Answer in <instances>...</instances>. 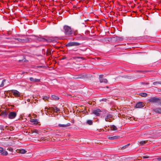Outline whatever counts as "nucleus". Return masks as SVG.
I'll return each instance as SVG.
<instances>
[{"label": "nucleus", "instance_id": "f257e3e1", "mask_svg": "<svg viewBox=\"0 0 161 161\" xmlns=\"http://www.w3.org/2000/svg\"><path fill=\"white\" fill-rule=\"evenodd\" d=\"M63 31L65 34L66 39L68 40L69 37L72 36L73 30L70 26L67 25H64L63 28Z\"/></svg>", "mask_w": 161, "mask_h": 161}, {"label": "nucleus", "instance_id": "f03ea898", "mask_svg": "<svg viewBox=\"0 0 161 161\" xmlns=\"http://www.w3.org/2000/svg\"><path fill=\"white\" fill-rule=\"evenodd\" d=\"M147 101L148 103H158L161 104V98L158 97H152L148 99Z\"/></svg>", "mask_w": 161, "mask_h": 161}, {"label": "nucleus", "instance_id": "7ed1b4c3", "mask_svg": "<svg viewBox=\"0 0 161 161\" xmlns=\"http://www.w3.org/2000/svg\"><path fill=\"white\" fill-rule=\"evenodd\" d=\"M102 112L100 109L96 108L92 110V113L96 116H100Z\"/></svg>", "mask_w": 161, "mask_h": 161}, {"label": "nucleus", "instance_id": "20e7f679", "mask_svg": "<svg viewBox=\"0 0 161 161\" xmlns=\"http://www.w3.org/2000/svg\"><path fill=\"white\" fill-rule=\"evenodd\" d=\"M80 45V43L78 42H70L66 45V46L67 47H70L73 46H79Z\"/></svg>", "mask_w": 161, "mask_h": 161}, {"label": "nucleus", "instance_id": "39448f33", "mask_svg": "<svg viewBox=\"0 0 161 161\" xmlns=\"http://www.w3.org/2000/svg\"><path fill=\"white\" fill-rule=\"evenodd\" d=\"M87 77L86 74L83 73L75 77V79H83Z\"/></svg>", "mask_w": 161, "mask_h": 161}, {"label": "nucleus", "instance_id": "423d86ee", "mask_svg": "<svg viewBox=\"0 0 161 161\" xmlns=\"http://www.w3.org/2000/svg\"><path fill=\"white\" fill-rule=\"evenodd\" d=\"M16 113L15 112H11L8 114V118L10 119H14L16 116Z\"/></svg>", "mask_w": 161, "mask_h": 161}, {"label": "nucleus", "instance_id": "0eeeda50", "mask_svg": "<svg viewBox=\"0 0 161 161\" xmlns=\"http://www.w3.org/2000/svg\"><path fill=\"white\" fill-rule=\"evenodd\" d=\"M55 41V39L53 37H48L45 39V42L48 43L51 42H54Z\"/></svg>", "mask_w": 161, "mask_h": 161}, {"label": "nucleus", "instance_id": "6e6552de", "mask_svg": "<svg viewBox=\"0 0 161 161\" xmlns=\"http://www.w3.org/2000/svg\"><path fill=\"white\" fill-rule=\"evenodd\" d=\"M144 106V104L142 102H139L136 105V108H141L143 107Z\"/></svg>", "mask_w": 161, "mask_h": 161}, {"label": "nucleus", "instance_id": "1a4fd4ad", "mask_svg": "<svg viewBox=\"0 0 161 161\" xmlns=\"http://www.w3.org/2000/svg\"><path fill=\"white\" fill-rule=\"evenodd\" d=\"M32 36L35 37L34 39L36 40H37L39 41L45 42V38L39 37L35 35H33Z\"/></svg>", "mask_w": 161, "mask_h": 161}, {"label": "nucleus", "instance_id": "9d476101", "mask_svg": "<svg viewBox=\"0 0 161 161\" xmlns=\"http://www.w3.org/2000/svg\"><path fill=\"white\" fill-rule=\"evenodd\" d=\"M0 153H1V154L3 155L6 156L8 154L7 151L3 150V148L2 147H0Z\"/></svg>", "mask_w": 161, "mask_h": 161}, {"label": "nucleus", "instance_id": "9b49d317", "mask_svg": "<svg viewBox=\"0 0 161 161\" xmlns=\"http://www.w3.org/2000/svg\"><path fill=\"white\" fill-rule=\"evenodd\" d=\"M12 92L13 95L16 97H18L20 95V93L18 91L16 90H14Z\"/></svg>", "mask_w": 161, "mask_h": 161}, {"label": "nucleus", "instance_id": "f8f14e48", "mask_svg": "<svg viewBox=\"0 0 161 161\" xmlns=\"http://www.w3.org/2000/svg\"><path fill=\"white\" fill-rule=\"evenodd\" d=\"M112 116L109 114L105 118V120L106 121L110 122L111 118H112Z\"/></svg>", "mask_w": 161, "mask_h": 161}, {"label": "nucleus", "instance_id": "ddd939ff", "mask_svg": "<svg viewBox=\"0 0 161 161\" xmlns=\"http://www.w3.org/2000/svg\"><path fill=\"white\" fill-rule=\"evenodd\" d=\"M153 111L157 114H161V108H154Z\"/></svg>", "mask_w": 161, "mask_h": 161}, {"label": "nucleus", "instance_id": "4468645a", "mask_svg": "<svg viewBox=\"0 0 161 161\" xmlns=\"http://www.w3.org/2000/svg\"><path fill=\"white\" fill-rule=\"evenodd\" d=\"M30 80L31 81L34 82H39L40 81V80L39 79H35L32 77L30 78Z\"/></svg>", "mask_w": 161, "mask_h": 161}, {"label": "nucleus", "instance_id": "2eb2a0df", "mask_svg": "<svg viewBox=\"0 0 161 161\" xmlns=\"http://www.w3.org/2000/svg\"><path fill=\"white\" fill-rule=\"evenodd\" d=\"M120 138L119 136H110L108 137V139L111 140H113L114 139H117Z\"/></svg>", "mask_w": 161, "mask_h": 161}, {"label": "nucleus", "instance_id": "dca6fc26", "mask_svg": "<svg viewBox=\"0 0 161 161\" xmlns=\"http://www.w3.org/2000/svg\"><path fill=\"white\" fill-rule=\"evenodd\" d=\"M52 110L54 112H55L56 113H58L60 111V109L57 108V107L56 106H55L54 108H52Z\"/></svg>", "mask_w": 161, "mask_h": 161}, {"label": "nucleus", "instance_id": "f3484780", "mask_svg": "<svg viewBox=\"0 0 161 161\" xmlns=\"http://www.w3.org/2000/svg\"><path fill=\"white\" fill-rule=\"evenodd\" d=\"M70 124L69 123H67V124L66 125H62L59 124L58 125V127H66L67 126H69L70 125Z\"/></svg>", "mask_w": 161, "mask_h": 161}, {"label": "nucleus", "instance_id": "a211bd4d", "mask_svg": "<svg viewBox=\"0 0 161 161\" xmlns=\"http://www.w3.org/2000/svg\"><path fill=\"white\" fill-rule=\"evenodd\" d=\"M83 37L80 34H78L75 37V39L77 40H80L82 39Z\"/></svg>", "mask_w": 161, "mask_h": 161}, {"label": "nucleus", "instance_id": "6ab92c4d", "mask_svg": "<svg viewBox=\"0 0 161 161\" xmlns=\"http://www.w3.org/2000/svg\"><path fill=\"white\" fill-rule=\"evenodd\" d=\"M1 116L4 118H5L7 115V113H6V111H3L1 114Z\"/></svg>", "mask_w": 161, "mask_h": 161}, {"label": "nucleus", "instance_id": "aec40b11", "mask_svg": "<svg viewBox=\"0 0 161 161\" xmlns=\"http://www.w3.org/2000/svg\"><path fill=\"white\" fill-rule=\"evenodd\" d=\"M31 122L33 123L35 125H37L38 124V121L36 119H32L31 120Z\"/></svg>", "mask_w": 161, "mask_h": 161}, {"label": "nucleus", "instance_id": "412c9836", "mask_svg": "<svg viewBox=\"0 0 161 161\" xmlns=\"http://www.w3.org/2000/svg\"><path fill=\"white\" fill-rule=\"evenodd\" d=\"M29 41V39L27 38H25L22 39V43L27 42H28Z\"/></svg>", "mask_w": 161, "mask_h": 161}, {"label": "nucleus", "instance_id": "4be33fe9", "mask_svg": "<svg viewBox=\"0 0 161 161\" xmlns=\"http://www.w3.org/2000/svg\"><path fill=\"white\" fill-rule=\"evenodd\" d=\"M99 81L100 83H107L108 82V80L106 79H100Z\"/></svg>", "mask_w": 161, "mask_h": 161}, {"label": "nucleus", "instance_id": "5701e85b", "mask_svg": "<svg viewBox=\"0 0 161 161\" xmlns=\"http://www.w3.org/2000/svg\"><path fill=\"white\" fill-rule=\"evenodd\" d=\"M110 128L112 130L115 131L117 130V128L116 126L114 125H112L110 126Z\"/></svg>", "mask_w": 161, "mask_h": 161}, {"label": "nucleus", "instance_id": "b1692460", "mask_svg": "<svg viewBox=\"0 0 161 161\" xmlns=\"http://www.w3.org/2000/svg\"><path fill=\"white\" fill-rule=\"evenodd\" d=\"M51 97L53 99L56 100H57L59 99L58 97L54 95H52Z\"/></svg>", "mask_w": 161, "mask_h": 161}, {"label": "nucleus", "instance_id": "393cba45", "mask_svg": "<svg viewBox=\"0 0 161 161\" xmlns=\"http://www.w3.org/2000/svg\"><path fill=\"white\" fill-rule=\"evenodd\" d=\"M86 123L89 125H91L93 124V121L91 120H88L87 121Z\"/></svg>", "mask_w": 161, "mask_h": 161}, {"label": "nucleus", "instance_id": "a878e982", "mask_svg": "<svg viewBox=\"0 0 161 161\" xmlns=\"http://www.w3.org/2000/svg\"><path fill=\"white\" fill-rule=\"evenodd\" d=\"M26 152V151L25 150L23 149L19 150V153L22 154L25 153Z\"/></svg>", "mask_w": 161, "mask_h": 161}, {"label": "nucleus", "instance_id": "bb28decb", "mask_svg": "<svg viewBox=\"0 0 161 161\" xmlns=\"http://www.w3.org/2000/svg\"><path fill=\"white\" fill-rule=\"evenodd\" d=\"M140 95L142 97H145L147 96V94L145 93H141Z\"/></svg>", "mask_w": 161, "mask_h": 161}, {"label": "nucleus", "instance_id": "cd10ccee", "mask_svg": "<svg viewBox=\"0 0 161 161\" xmlns=\"http://www.w3.org/2000/svg\"><path fill=\"white\" fill-rule=\"evenodd\" d=\"M147 141H141L140 142V145L142 146L143 145L147 143Z\"/></svg>", "mask_w": 161, "mask_h": 161}, {"label": "nucleus", "instance_id": "c85d7f7f", "mask_svg": "<svg viewBox=\"0 0 161 161\" xmlns=\"http://www.w3.org/2000/svg\"><path fill=\"white\" fill-rule=\"evenodd\" d=\"M73 58L74 59H79V58H80V59H82L83 60L84 59V58L83 57H73Z\"/></svg>", "mask_w": 161, "mask_h": 161}, {"label": "nucleus", "instance_id": "c756f323", "mask_svg": "<svg viewBox=\"0 0 161 161\" xmlns=\"http://www.w3.org/2000/svg\"><path fill=\"white\" fill-rule=\"evenodd\" d=\"M42 98L45 101L47 100L49 98V96H43Z\"/></svg>", "mask_w": 161, "mask_h": 161}, {"label": "nucleus", "instance_id": "7c9ffc66", "mask_svg": "<svg viewBox=\"0 0 161 161\" xmlns=\"http://www.w3.org/2000/svg\"><path fill=\"white\" fill-rule=\"evenodd\" d=\"M5 80H3L2 81L1 84L0 85V87H2L4 86V83L5 81Z\"/></svg>", "mask_w": 161, "mask_h": 161}, {"label": "nucleus", "instance_id": "2f4dec72", "mask_svg": "<svg viewBox=\"0 0 161 161\" xmlns=\"http://www.w3.org/2000/svg\"><path fill=\"white\" fill-rule=\"evenodd\" d=\"M153 84L154 85H157L158 84H161V83H160L159 82H158V81H156V82H153Z\"/></svg>", "mask_w": 161, "mask_h": 161}, {"label": "nucleus", "instance_id": "473e14b6", "mask_svg": "<svg viewBox=\"0 0 161 161\" xmlns=\"http://www.w3.org/2000/svg\"><path fill=\"white\" fill-rule=\"evenodd\" d=\"M73 34L74 35L76 36L78 34L77 31H73Z\"/></svg>", "mask_w": 161, "mask_h": 161}, {"label": "nucleus", "instance_id": "72a5a7b5", "mask_svg": "<svg viewBox=\"0 0 161 161\" xmlns=\"http://www.w3.org/2000/svg\"><path fill=\"white\" fill-rule=\"evenodd\" d=\"M15 40H17L20 42H22V39L20 38H16Z\"/></svg>", "mask_w": 161, "mask_h": 161}, {"label": "nucleus", "instance_id": "f704fd0d", "mask_svg": "<svg viewBox=\"0 0 161 161\" xmlns=\"http://www.w3.org/2000/svg\"><path fill=\"white\" fill-rule=\"evenodd\" d=\"M127 147H126V145H125V146H124L123 147H122L121 148V149L122 150H123V149H125Z\"/></svg>", "mask_w": 161, "mask_h": 161}, {"label": "nucleus", "instance_id": "c9c22d12", "mask_svg": "<svg viewBox=\"0 0 161 161\" xmlns=\"http://www.w3.org/2000/svg\"><path fill=\"white\" fill-rule=\"evenodd\" d=\"M46 109L49 110H52V108H48L47 107H46L45 108V111H46Z\"/></svg>", "mask_w": 161, "mask_h": 161}, {"label": "nucleus", "instance_id": "e433bc0d", "mask_svg": "<svg viewBox=\"0 0 161 161\" xmlns=\"http://www.w3.org/2000/svg\"><path fill=\"white\" fill-rule=\"evenodd\" d=\"M47 53L48 55H50L51 54V52L50 51H47Z\"/></svg>", "mask_w": 161, "mask_h": 161}, {"label": "nucleus", "instance_id": "4c0bfd02", "mask_svg": "<svg viewBox=\"0 0 161 161\" xmlns=\"http://www.w3.org/2000/svg\"><path fill=\"white\" fill-rule=\"evenodd\" d=\"M148 71H139L140 72H142L144 74H145L146 72Z\"/></svg>", "mask_w": 161, "mask_h": 161}, {"label": "nucleus", "instance_id": "58836bf2", "mask_svg": "<svg viewBox=\"0 0 161 161\" xmlns=\"http://www.w3.org/2000/svg\"><path fill=\"white\" fill-rule=\"evenodd\" d=\"M8 149L11 152H12L13 150V148L11 147L8 148Z\"/></svg>", "mask_w": 161, "mask_h": 161}, {"label": "nucleus", "instance_id": "ea45409f", "mask_svg": "<svg viewBox=\"0 0 161 161\" xmlns=\"http://www.w3.org/2000/svg\"><path fill=\"white\" fill-rule=\"evenodd\" d=\"M3 126L2 125H0V129L2 130H4V129H3Z\"/></svg>", "mask_w": 161, "mask_h": 161}, {"label": "nucleus", "instance_id": "a19ab883", "mask_svg": "<svg viewBox=\"0 0 161 161\" xmlns=\"http://www.w3.org/2000/svg\"><path fill=\"white\" fill-rule=\"evenodd\" d=\"M103 75H99V80L100 79H103Z\"/></svg>", "mask_w": 161, "mask_h": 161}, {"label": "nucleus", "instance_id": "79ce46f5", "mask_svg": "<svg viewBox=\"0 0 161 161\" xmlns=\"http://www.w3.org/2000/svg\"><path fill=\"white\" fill-rule=\"evenodd\" d=\"M149 158V157L148 156H143V158Z\"/></svg>", "mask_w": 161, "mask_h": 161}, {"label": "nucleus", "instance_id": "37998d69", "mask_svg": "<svg viewBox=\"0 0 161 161\" xmlns=\"http://www.w3.org/2000/svg\"><path fill=\"white\" fill-rule=\"evenodd\" d=\"M107 99L106 98H103L101 99V101H106Z\"/></svg>", "mask_w": 161, "mask_h": 161}, {"label": "nucleus", "instance_id": "c03bdc74", "mask_svg": "<svg viewBox=\"0 0 161 161\" xmlns=\"http://www.w3.org/2000/svg\"><path fill=\"white\" fill-rule=\"evenodd\" d=\"M157 159H158V161H161V158H157Z\"/></svg>", "mask_w": 161, "mask_h": 161}, {"label": "nucleus", "instance_id": "a18cd8bd", "mask_svg": "<svg viewBox=\"0 0 161 161\" xmlns=\"http://www.w3.org/2000/svg\"><path fill=\"white\" fill-rule=\"evenodd\" d=\"M130 145V144H128L126 145V146L127 147L128 146H129Z\"/></svg>", "mask_w": 161, "mask_h": 161}, {"label": "nucleus", "instance_id": "49530a36", "mask_svg": "<svg viewBox=\"0 0 161 161\" xmlns=\"http://www.w3.org/2000/svg\"><path fill=\"white\" fill-rule=\"evenodd\" d=\"M106 87V88H109V87H108V86H107Z\"/></svg>", "mask_w": 161, "mask_h": 161}, {"label": "nucleus", "instance_id": "de8ad7c7", "mask_svg": "<svg viewBox=\"0 0 161 161\" xmlns=\"http://www.w3.org/2000/svg\"><path fill=\"white\" fill-rule=\"evenodd\" d=\"M149 84V83H146V84L148 85V84Z\"/></svg>", "mask_w": 161, "mask_h": 161}, {"label": "nucleus", "instance_id": "09e8293b", "mask_svg": "<svg viewBox=\"0 0 161 161\" xmlns=\"http://www.w3.org/2000/svg\"><path fill=\"white\" fill-rule=\"evenodd\" d=\"M0 116H1V114H0Z\"/></svg>", "mask_w": 161, "mask_h": 161}, {"label": "nucleus", "instance_id": "8fccbe9b", "mask_svg": "<svg viewBox=\"0 0 161 161\" xmlns=\"http://www.w3.org/2000/svg\"><path fill=\"white\" fill-rule=\"evenodd\" d=\"M60 161H63V160H60Z\"/></svg>", "mask_w": 161, "mask_h": 161}]
</instances>
